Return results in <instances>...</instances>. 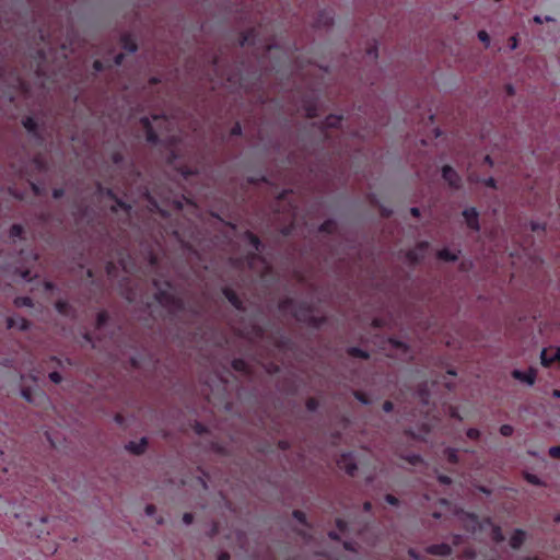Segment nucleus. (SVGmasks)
<instances>
[{"label": "nucleus", "mask_w": 560, "mask_h": 560, "mask_svg": "<svg viewBox=\"0 0 560 560\" xmlns=\"http://www.w3.org/2000/svg\"><path fill=\"white\" fill-rule=\"evenodd\" d=\"M20 394L23 397V399H25L27 402H34L33 394L30 387H23Z\"/></svg>", "instance_id": "nucleus-36"}, {"label": "nucleus", "mask_w": 560, "mask_h": 560, "mask_svg": "<svg viewBox=\"0 0 560 560\" xmlns=\"http://www.w3.org/2000/svg\"><path fill=\"white\" fill-rule=\"evenodd\" d=\"M279 307L284 313L290 312L299 322L306 323L314 327H318L324 320L323 318L314 316L313 308L305 302L285 300L280 303Z\"/></svg>", "instance_id": "nucleus-1"}, {"label": "nucleus", "mask_w": 560, "mask_h": 560, "mask_svg": "<svg viewBox=\"0 0 560 560\" xmlns=\"http://www.w3.org/2000/svg\"><path fill=\"white\" fill-rule=\"evenodd\" d=\"M27 526L30 528H33L31 530V535L36 537V538H38V539L44 538V537H46V536H48L50 534L49 530L40 528V527H37L32 522H27Z\"/></svg>", "instance_id": "nucleus-21"}, {"label": "nucleus", "mask_w": 560, "mask_h": 560, "mask_svg": "<svg viewBox=\"0 0 560 560\" xmlns=\"http://www.w3.org/2000/svg\"><path fill=\"white\" fill-rule=\"evenodd\" d=\"M393 408H394V405H393V402H392V401H389V400H386V401L383 404V410H384L385 412H390V411L393 410Z\"/></svg>", "instance_id": "nucleus-55"}, {"label": "nucleus", "mask_w": 560, "mask_h": 560, "mask_svg": "<svg viewBox=\"0 0 560 560\" xmlns=\"http://www.w3.org/2000/svg\"><path fill=\"white\" fill-rule=\"evenodd\" d=\"M144 512H145V514H147L148 516H152V515H154V514H155V512H156V508H155V505H153V504H148V505L145 506V509H144Z\"/></svg>", "instance_id": "nucleus-51"}, {"label": "nucleus", "mask_w": 560, "mask_h": 560, "mask_svg": "<svg viewBox=\"0 0 560 560\" xmlns=\"http://www.w3.org/2000/svg\"><path fill=\"white\" fill-rule=\"evenodd\" d=\"M469 439H478L480 436V432L477 429L470 428L466 432Z\"/></svg>", "instance_id": "nucleus-48"}, {"label": "nucleus", "mask_w": 560, "mask_h": 560, "mask_svg": "<svg viewBox=\"0 0 560 560\" xmlns=\"http://www.w3.org/2000/svg\"><path fill=\"white\" fill-rule=\"evenodd\" d=\"M307 409L314 411L317 408V401L315 399H308L306 402Z\"/></svg>", "instance_id": "nucleus-54"}, {"label": "nucleus", "mask_w": 560, "mask_h": 560, "mask_svg": "<svg viewBox=\"0 0 560 560\" xmlns=\"http://www.w3.org/2000/svg\"><path fill=\"white\" fill-rule=\"evenodd\" d=\"M400 457L402 459H405L406 462H408L410 465H413V466L423 463L422 457L420 455H417V454L401 455Z\"/></svg>", "instance_id": "nucleus-26"}, {"label": "nucleus", "mask_w": 560, "mask_h": 560, "mask_svg": "<svg viewBox=\"0 0 560 560\" xmlns=\"http://www.w3.org/2000/svg\"><path fill=\"white\" fill-rule=\"evenodd\" d=\"M438 480L443 483V485H451L452 483V479L445 475H439L438 476Z\"/></svg>", "instance_id": "nucleus-53"}, {"label": "nucleus", "mask_w": 560, "mask_h": 560, "mask_svg": "<svg viewBox=\"0 0 560 560\" xmlns=\"http://www.w3.org/2000/svg\"><path fill=\"white\" fill-rule=\"evenodd\" d=\"M510 42H511L510 48H511L512 50H514V49L517 47V39H516V37H515V36H512V37L510 38Z\"/></svg>", "instance_id": "nucleus-62"}, {"label": "nucleus", "mask_w": 560, "mask_h": 560, "mask_svg": "<svg viewBox=\"0 0 560 560\" xmlns=\"http://www.w3.org/2000/svg\"><path fill=\"white\" fill-rule=\"evenodd\" d=\"M529 228L533 232H541V233H545L546 230H547V225L546 223H540V222H537V221H530L529 222Z\"/></svg>", "instance_id": "nucleus-31"}, {"label": "nucleus", "mask_w": 560, "mask_h": 560, "mask_svg": "<svg viewBox=\"0 0 560 560\" xmlns=\"http://www.w3.org/2000/svg\"><path fill=\"white\" fill-rule=\"evenodd\" d=\"M232 366L237 372H242V373H245V374L249 373L248 364L244 360H242V359L233 360Z\"/></svg>", "instance_id": "nucleus-23"}, {"label": "nucleus", "mask_w": 560, "mask_h": 560, "mask_svg": "<svg viewBox=\"0 0 560 560\" xmlns=\"http://www.w3.org/2000/svg\"><path fill=\"white\" fill-rule=\"evenodd\" d=\"M107 318H108V315L105 312L98 313L97 318H96L97 327L103 326L107 322Z\"/></svg>", "instance_id": "nucleus-44"}, {"label": "nucleus", "mask_w": 560, "mask_h": 560, "mask_svg": "<svg viewBox=\"0 0 560 560\" xmlns=\"http://www.w3.org/2000/svg\"><path fill=\"white\" fill-rule=\"evenodd\" d=\"M93 68H94V70H95V71H97V72H98V71H102V70H103V63H102L101 61L96 60V61H94V63H93Z\"/></svg>", "instance_id": "nucleus-60"}, {"label": "nucleus", "mask_w": 560, "mask_h": 560, "mask_svg": "<svg viewBox=\"0 0 560 560\" xmlns=\"http://www.w3.org/2000/svg\"><path fill=\"white\" fill-rule=\"evenodd\" d=\"M217 560H230V555L228 552H221Z\"/></svg>", "instance_id": "nucleus-64"}, {"label": "nucleus", "mask_w": 560, "mask_h": 560, "mask_svg": "<svg viewBox=\"0 0 560 560\" xmlns=\"http://www.w3.org/2000/svg\"><path fill=\"white\" fill-rule=\"evenodd\" d=\"M485 184L488 186V187H491V188H497V183H495V179L493 177H489L488 179L485 180Z\"/></svg>", "instance_id": "nucleus-56"}, {"label": "nucleus", "mask_w": 560, "mask_h": 560, "mask_svg": "<svg viewBox=\"0 0 560 560\" xmlns=\"http://www.w3.org/2000/svg\"><path fill=\"white\" fill-rule=\"evenodd\" d=\"M7 327L9 329L13 328V327H18L20 330L22 331H26L30 329L31 327V323L23 318V317H20L18 319L13 318V317H8L7 318Z\"/></svg>", "instance_id": "nucleus-15"}, {"label": "nucleus", "mask_w": 560, "mask_h": 560, "mask_svg": "<svg viewBox=\"0 0 560 560\" xmlns=\"http://www.w3.org/2000/svg\"><path fill=\"white\" fill-rule=\"evenodd\" d=\"M224 294H225L226 299L231 302L232 305H234L236 308L241 307V301L238 300L237 295L233 291L225 289Z\"/></svg>", "instance_id": "nucleus-25"}, {"label": "nucleus", "mask_w": 560, "mask_h": 560, "mask_svg": "<svg viewBox=\"0 0 560 560\" xmlns=\"http://www.w3.org/2000/svg\"><path fill=\"white\" fill-rule=\"evenodd\" d=\"M337 466L351 477L358 471V465L352 453L341 454L337 459Z\"/></svg>", "instance_id": "nucleus-6"}, {"label": "nucleus", "mask_w": 560, "mask_h": 560, "mask_svg": "<svg viewBox=\"0 0 560 560\" xmlns=\"http://www.w3.org/2000/svg\"><path fill=\"white\" fill-rule=\"evenodd\" d=\"M478 38L487 47L490 45V37L486 31L478 32Z\"/></svg>", "instance_id": "nucleus-42"}, {"label": "nucleus", "mask_w": 560, "mask_h": 560, "mask_svg": "<svg viewBox=\"0 0 560 560\" xmlns=\"http://www.w3.org/2000/svg\"><path fill=\"white\" fill-rule=\"evenodd\" d=\"M548 452L551 457L560 458V445L551 446Z\"/></svg>", "instance_id": "nucleus-47"}, {"label": "nucleus", "mask_w": 560, "mask_h": 560, "mask_svg": "<svg viewBox=\"0 0 560 560\" xmlns=\"http://www.w3.org/2000/svg\"><path fill=\"white\" fill-rule=\"evenodd\" d=\"M385 501L390 504V505H398L399 504V501L396 497H394L393 494H386L385 495Z\"/></svg>", "instance_id": "nucleus-49"}, {"label": "nucleus", "mask_w": 560, "mask_h": 560, "mask_svg": "<svg viewBox=\"0 0 560 560\" xmlns=\"http://www.w3.org/2000/svg\"><path fill=\"white\" fill-rule=\"evenodd\" d=\"M335 229H336V222L332 220H328L320 225L319 231L331 233Z\"/></svg>", "instance_id": "nucleus-33"}, {"label": "nucleus", "mask_w": 560, "mask_h": 560, "mask_svg": "<svg viewBox=\"0 0 560 560\" xmlns=\"http://www.w3.org/2000/svg\"><path fill=\"white\" fill-rule=\"evenodd\" d=\"M436 257L440 260L446 261V262H454L458 259V253H454L448 250L447 248H443L436 253Z\"/></svg>", "instance_id": "nucleus-19"}, {"label": "nucleus", "mask_w": 560, "mask_h": 560, "mask_svg": "<svg viewBox=\"0 0 560 560\" xmlns=\"http://www.w3.org/2000/svg\"><path fill=\"white\" fill-rule=\"evenodd\" d=\"M63 194H65V191L61 188H57V189L52 190V197L56 199L62 197Z\"/></svg>", "instance_id": "nucleus-57"}, {"label": "nucleus", "mask_w": 560, "mask_h": 560, "mask_svg": "<svg viewBox=\"0 0 560 560\" xmlns=\"http://www.w3.org/2000/svg\"><path fill=\"white\" fill-rule=\"evenodd\" d=\"M18 84H19V88H20L22 91H24V92H28V90H30V89H28V86L26 85V83H25L23 80L18 79Z\"/></svg>", "instance_id": "nucleus-58"}, {"label": "nucleus", "mask_w": 560, "mask_h": 560, "mask_svg": "<svg viewBox=\"0 0 560 560\" xmlns=\"http://www.w3.org/2000/svg\"><path fill=\"white\" fill-rule=\"evenodd\" d=\"M23 233V228L20 224H13L10 229V237H20Z\"/></svg>", "instance_id": "nucleus-37"}, {"label": "nucleus", "mask_w": 560, "mask_h": 560, "mask_svg": "<svg viewBox=\"0 0 560 560\" xmlns=\"http://www.w3.org/2000/svg\"><path fill=\"white\" fill-rule=\"evenodd\" d=\"M14 304L18 306V307H23V306H26V307H32L33 306V301L31 298L28 296H21V298H16L14 300Z\"/></svg>", "instance_id": "nucleus-28"}, {"label": "nucleus", "mask_w": 560, "mask_h": 560, "mask_svg": "<svg viewBox=\"0 0 560 560\" xmlns=\"http://www.w3.org/2000/svg\"><path fill=\"white\" fill-rule=\"evenodd\" d=\"M48 377H49V380H50L52 383H55V384H59V383H61V381H62L61 375H60L58 372H56V371L50 372V373H49V375H48Z\"/></svg>", "instance_id": "nucleus-45"}, {"label": "nucleus", "mask_w": 560, "mask_h": 560, "mask_svg": "<svg viewBox=\"0 0 560 560\" xmlns=\"http://www.w3.org/2000/svg\"><path fill=\"white\" fill-rule=\"evenodd\" d=\"M429 248L428 242H419L412 249L406 253V260L410 264H418L425 257Z\"/></svg>", "instance_id": "nucleus-7"}, {"label": "nucleus", "mask_w": 560, "mask_h": 560, "mask_svg": "<svg viewBox=\"0 0 560 560\" xmlns=\"http://www.w3.org/2000/svg\"><path fill=\"white\" fill-rule=\"evenodd\" d=\"M525 479L532 483V485H535V486H544V482L542 480L537 477L536 475H533V474H529V472H526L525 474Z\"/></svg>", "instance_id": "nucleus-34"}, {"label": "nucleus", "mask_w": 560, "mask_h": 560, "mask_svg": "<svg viewBox=\"0 0 560 560\" xmlns=\"http://www.w3.org/2000/svg\"><path fill=\"white\" fill-rule=\"evenodd\" d=\"M121 45L122 48L130 54L136 52L138 49V46L130 34H125L121 36Z\"/></svg>", "instance_id": "nucleus-18"}, {"label": "nucleus", "mask_w": 560, "mask_h": 560, "mask_svg": "<svg viewBox=\"0 0 560 560\" xmlns=\"http://www.w3.org/2000/svg\"><path fill=\"white\" fill-rule=\"evenodd\" d=\"M192 521H194V515H192L191 513H185V514L183 515V522H184V524H186V525H190V524L192 523Z\"/></svg>", "instance_id": "nucleus-52"}, {"label": "nucleus", "mask_w": 560, "mask_h": 560, "mask_svg": "<svg viewBox=\"0 0 560 560\" xmlns=\"http://www.w3.org/2000/svg\"><path fill=\"white\" fill-rule=\"evenodd\" d=\"M465 556L468 559L472 560L476 557V552L474 550H471V549H468V550H465Z\"/></svg>", "instance_id": "nucleus-61"}, {"label": "nucleus", "mask_w": 560, "mask_h": 560, "mask_svg": "<svg viewBox=\"0 0 560 560\" xmlns=\"http://www.w3.org/2000/svg\"><path fill=\"white\" fill-rule=\"evenodd\" d=\"M304 110L307 117L312 118L316 116V105L315 104H305Z\"/></svg>", "instance_id": "nucleus-38"}, {"label": "nucleus", "mask_w": 560, "mask_h": 560, "mask_svg": "<svg viewBox=\"0 0 560 560\" xmlns=\"http://www.w3.org/2000/svg\"><path fill=\"white\" fill-rule=\"evenodd\" d=\"M456 515L460 517L463 522L469 521L468 523H465V528L471 532H476L478 527V517L474 513H467L463 510L456 511Z\"/></svg>", "instance_id": "nucleus-12"}, {"label": "nucleus", "mask_w": 560, "mask_h": 560, "mask_svg": "<svg viewBox=\"0 0 560 560\" xmlns=\"http://www.w3.org/2000/svg\"><path fill=\"white\" fill-rule=\"evenodd\" d=\"M255 37H256V31L255 30L248 31L243 36V39L241 40V45L244 46L245 44H254L255 43Z\"/></svg>", "instance_id": "nucleus-30"}, {"label": "nucleus", "mask_w": 560, "mask_h": 560, "mask_svg": "<svg viewBox=\"0 0 560 560\" xmlns=\"http://www.w3.org/2000/svg\"><path fill=\"white\" fill-rule=\"evenodd\" d=\"M106 194L112 197L113 199H115V202H116V206H113L112 207V210L113 211H117V208H120L122 209L124 211H126L127 213L131 210V206L128 205V203H125L124 201H121L120 199L116 198L114 196V194L112 192V190H107Z\"/></svg>", "instance_id": "nucleus-20"}, {"label": "nucleus", "mask_w": 560, "mask_h": 560, "mask_svg": "<svg viewBox=\"0 0 560 560\" xmlns=\"http://www.w3.org/2000/svg\"><path fill=\"white\" fill-rule=\"evenodd\" d=\"M55 307L60 315L71 318L75 317V310L67 301H57Z\"/></svg>", "instance_id": "nucleus-14"}, {"label": "nucleus", "mask_w": 560, "mask_h": 560, "mask_svg": "<svg viewBox=\"0 0 560 560\" xmlns=\"http://www.w3.org/2000/svg\"><path fill=\"white\" fill-rule=\"evenodd\" d=\"M340 119L341 118L339 116L330 115L326 118L325 126L329 128L337 127L340 122Z\"/></svg>", "instance_id": "nucleus-32"}, {"label": "nucleus", "mask_w": 560, "mask_h": 560, "mask_svg": "<svg viewBox=\"0 0 560 560\" xmlns=\"http://www.w3.org/2000/svg\"><path fill=\"white\" fill-rule=\"evenodd\" d=\"M140 121L145 130L147 141L151 143L158 142V131L162 130V128H166V125L168 124V120L164 116L160 115H153L152 119L142 117Z\"/></svg>", "instance_id": "nucleus-4"}, {"label": "nucleus", "mask_w": 560, "mask_h": 560, "mask_svg": "<svg viewBox=\"0 0 560 560\" xmlns=\"http://www.w3.org/2000/svg\"><path fill=\"white\" fill-rule=\"evenodd\" d=\"M382 349L386 355L402 362H411L415 353L409 343L398 338H387L382 343Z\"/></svg>", "instance_id": "nucleus-2"}, {"label": "nucleus", "mask_w": 560, "mask_h": 560, "mask_svg": "<svg viewBox=\"0 0 560 560\" xmlns=\"http://www.w3.org/2000/svg\"><path fill=\"white\" fill-rule=\"evenodd\" d=\"M526 533L523 529H515L510 538V546L513 549H518L525 541Z\"/></svg>", "instance_id": "nucleus-16"}, {"label": "nucleus", "mask_w": 560, "mask_h": 560, "mask_svg": "<svg viewBox=\"0 0 560 560\" xmlns=\"http://www.w3.org/2000/svg\"><path fill=\"white\" fill-rule=\"evenodd\" d=\"M247 265L249 269L258 273L262 279H266L267 272L270 270V266L266 259L256 254L248 255Z\"/></svg>", "instance_id": "nucleus-5"}, {"label": "nucleus", "mask_w": 560, "mask_h": 560, "mask_svg": "<svg viewBox=\"0 0 560 560\" xmlns=\"http://www.w3.org/2000/svg\"><path fill=\"white\" fill-rule=\"evenodd\" d=\"M492 538L495 542H502L505 539L500 526L492 525Z\"/></svg>", "instance_id": "nucleus-29"}, {"label": "nucleus", "mask_w": 560, "mask_h": 560, "mask_svg": "<svg viewBox=\"0 0 560 560\" xmlns=\"http://www.w3.org/2000/svg\"><path fill=\"white\" fill-rule=\"evenodd\" d=\"M23 126L28 130V131H34L35 128H36V122L33 118L31 117H27L23 120Z\"/></svg>", "instance_id": "nucleus-39"}, {"label": "nucleus", "mask_w": 560, "mask_h": 560, "mask_svg": "<svg viewBox=\"0 0 560 560\" xmlns=\"http://www.w3.org/2000/svg\"><path fill=\"white\" fill-rule=\"evenodd\" d=\"M425 552L433 556H450L452 553V548L447 544H438L431 545L425 548Z\"/></svg>", "instance_id": "nucleus-13"}, {"label": "nucleus", "mask_w": 560, "mask_h": 560, "mask_svg": "<svg viewBox=\"0 0 560 560\" xmlns=\"http://www.w3.org/2000/svg\"><path fill=\"white\" fill-rule=\"evenodd\" d=\"M149 441L147 438H141L138 441H129L125 444L124 448L127 453L135 455V456H141L143 455L148 450Z\"/></svg>", "instance_id": "nucleus-10"}, {"label": "nucleus", "mask_w": 560, "mask_h": 560, "mask_svg": "<svg viewBox=\"0 0 560 560\" xmlns=\"http://www.w3.org/2000/svg\"><path fill=\"white\" fill-rule=\"evenodd\" d=\"M445 454L447 455V459L453 463V464H456L458 462V455H457V451L455 448H446L445 450Z\"/></svg>", "instance_id": "nucleus-35"}, {"label": "nucleus", "mask_w": 560, "mask_h": 560, "mask_svg": "<svg viewBox=\"0 0 560 560\" xmlns=\"http://www.w3.org/2000/svg\"><path fill=\"white\" fill-rule=\"evenodd\" d=\"M513 427L510 425V424H503L500 427V433L503 435V436H510L513 434Z\"/></svg>", "instance_id": "nucleus-41"}, {"label": "nucleus", "mask_w": 560, "mask_h": 560, "mask_svg": "<svg viewBox=\"0 0 560 560\" xmlns=\"http://www.w3.org/2000/svg\"><path fill=\"white\" fill-rule=\"evenodd\" d=\"M156 292L154 294L156 302L165 307L170 313H175L182 308V301L175 296L173 288L168 282L160 283L154 281Z\"/></svg>", "instance_id": "nucleus-3"}, {"label": "nucleus", "mask_w": 560, "mask_h": 560, "mask_svg": "<svg viewBox=\"0 0 560 560\" xmlns=\"http://www.w3.org/2000/svg\"><path fill=\"white\" fill-rule=\"evenodd\" d=\"M442 177L453 189H460L463 186L462 177L451 165L442 167Z\"/></svg>", "instance_id": "nucleus-8"}, {"label": "nucleus", "mask_w": 560, "mask_h": 560, "mask_svg": "<svg viewBox=\"0 0 560 560\" xmlns=\"http://www.w3.org/2000/svg\"><path fill=\"white\" fill-rule=\"evenodd\" d=\"M240 332L242 335H244L245 337L252 339L254 337H258L261 335V328L254 325V326H252L250 330H240Z\"/></svg>", "instance_id": "nucleus-27"}, {"label": "nucleus", "mask_w": 560, "mask_h": 560, "mask_svg": "<svg viewBox=\"0 0 560 560\" xmlns=\"http://www.w3.org/2000/svg\"><path fill=\"white\" fill-rule=\"evenodd\" d=\"M293 517L300 523L306 524V515L304 512L295 510L293 511Z\"/></svg>", "instance_id": "nucleus-43"}, {"label": "nucleus", "mask_w": 560, "mask_h": 560, "mask_svg": "<svg viewBox=\"0 0 560 560\" xmlns=\"http://www.w3.org/2000/svg\"><path fill=\"white\" fill-rule=\"evenodd\" d=\"M419 396L422 400L423 404H428V398H429V393L425 388H420L419 389Z\"/></svg>", "instance_id": "nucleus-50"}, {"label": "nucleus", "mask_w": 560, "mask_h": 560, "mask_svg": "<svg viewBox=\"0 0 560 560\" xmlns=\"http://www.w3.org/2000/svg\"><path fill=\"white\" fill-rule=\"evenodd\" d=\"M512 377L527 384L528 386H533L536 381V370L530 368L527 372H522L520 370H513L512 371Z\"/></svg>", "instance_id": "nucleus-11"}, {"label": "nucleus", "mask_w": 560, "mask_h": 560, "mask_svg": "<svg viewBox=\"0 0 560 560\" xmlns=\"http://www.w3.org/2000/svg\"><path fill=\"white\" fill-rule=\"evenodd\" d=\"M555 361H560V347L556 348L555 353L551 357H548L547 349L541 350L540 362L544 366H549Z\"/></svg>", "instance_id": "nucleus-17"}, {"label": "nucleus", "mask_w": 560, "mask_h": 560, "mask_svg": "<svg viewBox=\"0 0 560 560\" xmlns=\"http://www.w3.org/2000/svg\"><path fill=\"white\" fill-rule=\"evenodd\" d=\"M354 397L363 405L370 404V399L361 392H354Z\"/></svg>", "instance_id": "nucleus-46"}, {"label": "nucleus", "mask_w": 560, "mask_h": 560, "mask_svg": "<svg viewBox=\"0 0 560 560\" xmlns=\"http://www.w3.org/2000/svg\"><path fill=\"white\" fill-rule=\"evenodd\" d=\"M122 295L128 300L129 302L137 301V293L133 289H128L122 292Z\"/></svg>", "instance_id": "nucleus-40"}, {"label": "nucleus", "mask_w": 560, "mask_h": 560, "mask_svg": "<svg viewBox=\"0 0 560 560\" xmlns=\"http://www.w3.org/2000/svg\"><path fill=\"white\" fill-rule=\"evenodd\" d=\"M450 415H451V417H453V418H457V419H459V420L462 419V418H460V416L458 415V412H457L456 408H454V407H450Z\"/></svg>", "instance_id": "nucleus-59"}, {"label": "nucleus", "mask_w": 560, "mask_h": 560, "mask_svg": "<svg viewBox=\"0 0 560 560\" xmlns=\"http://www.w3.org/2000/svg\"><path fill=\"white\" fill-rule=\"evenodd\" d=\"M347 353L352 358H359V359H363V360H368L370 358L369 352H366L360 348H357V347L349 348L347 350Z\"/></svg>", "instance_id": "nucleus-22"}, {"label": "nucleus", "mask_w": 560, "mask_h": 560, "mask_svg": "<svg viewBox=\"0 0 560 560\" xmlns=\"http://www.w3.org/2000/svg\"><path fill=\"white\" fill-rule=\"evenodd\" d=\"M408 555L413 559H420L419 553L415 549H409Z\"/></svg>", "instance_id": "nucleus-63"}, {"label": "nucleus", "mask_w": 560, "mask_h": 560, "mask_svg": "<svg viewBox=\"0 0 560 560\" xmlns=\"http://www.w3.org/2000/svg\"><path fill=\"white\" fill-rule=\"evenodd\" d=\"M245 240L254 247L255 250H259L261 243L259 238L250 232L245 233Z\"/></svg>", "instance_id": "nucleus-24"}, {"label": "nucleus", "mask_w": 560, "mask_h": 560, "mask_svg": "<svg viewBox=\"0 0 560 560\" xmlns=\"http://www.w3.org/2000/svg\"><path fill=\"white\" fill-rule=\"evenodd\" d=\"M462 215L468 229L474 232L480 231L479 212L475 207H469L463 210Z\"/></svg>", "instance_id": "nucleus-9"}]
</instances>
